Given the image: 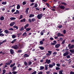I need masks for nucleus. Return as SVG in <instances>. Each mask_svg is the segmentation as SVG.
Instances as JSON below:
<instances>
[{
	"label": "nucleus",
	"instance_id": "nucleus-1",
	"mask_svg": "<svg viewBox=\"0 0 74 74\" xmlns=\"http://www.w3.org/2000/svg\"><path fill=\"white\" fill-rule=\"evenodd\" d=\"M19 47L20 48H21V46L20 45V44H19V43H18V44L17 45H15L12 46L11 48H14V49H17L19 48Z\"/></svg>",
	"mask_w": 74,
	"mask_h": 74
},
{
	"label": "nucleus",
	"instance_id": "nucleus-2",
	"mask_svg": "<svg viewBox=\"0 0 74 74\" xmlns=\"http://www.w3.org/2000/svg\"><path fill=\"white\" fill-rule=\"evenodd\" d=\"M37 18L38 19H41L42 17V14H38L37 16Z\"/></svg>",
	"mask_w": 74,
	"mask_h": 74
},
{
	"label": "nucleus",
	"instance_id": "nucleus-3",
	"mask_svg": "<svg viewBox=\"0 0 74 74\" xmlns=\"http://www.w3.org/2000/svg\"><path fill=\"white\" fill-rule=\"evenodd\" d=\"M71 44H69L68 45V47H69V49H73L74 47V45H72L71 46Z\"/></svg>",
	"mask_w": 74,
	"mask_h": 74
},
{
	"label": "nucleus",
	"instance_id": "nucleus-4",
	"mask_svg": "<svg viewBox=\"0 0 74 74\" xmlns=\"http://www.w3.org/2000/svg\"><path fill=\"white\" fill-rule=\"evenodd\" d=\"M57 36L58 37H60V36H61V37H64V35H63V34H61L60 33H58L57 34Z\"/></svg>",
	"mask_w": 74,
	"mask_h": 74
},
{
	"label": "nucleus",
	"instance_id": "nucleus-5",
	"mask_svg": "<svg viewBox=\"0 0 74 74\" xmlns=\"http://www.w3.org/2000/svg\"><path fill=\"white\" fill-rule=\"evenodd\" d=\"M48 53L46 54L47 56H50L52 54V52L51 51H48Z\"/></svg>",
	"mask_w": 74,
	"mask_h": 74
},
{
	"label": "nucleus",
	"instance_id": "nucleus-6",
	"mask_svg": "<svg viewBox=\"0 0 74 74\" xmlns=\"http://www.w3.org/2000/svg\"><path fill=\"white\" fill-rule=\"evenodd\" d=\"M69 52L68 51H66V52L64 53L63 54V56H67V55H69Z\"/></svg>",
	"mask_w": 74,
	"mask_h": 74
},
{
	"label": "nucleus",
	"instance_id": "nucleus-7",
	"mask_svg": "<svg viewBox=\"0 0 74 74\" xmlns=\"http://www.w3.org/2000/svg\"><path fill=\"white\" fill-rule=\"evenodd\" d=\"M15 24V22H13L10 24V26H13Z\"/></svg>",
	"mask_w": 74,
	"mask_h": 74
},
{
	"label": "nucleus",
	"instance_id": "nucleus-8",
	"mask_svg": "<svg viewBox=\"0 0 74 74\" xmlns=\"http://www.w3.org/2000/svg\"><path fill=\"white\" fill-rule=\"evenodd\" d=\"M46 61L47 64H49L50 62H51V60H48V59H47L46 60Z\"/></svg>",
	"mask_w": 74,
	"mask_h": 74
},
{
	"label": "nucleus",
	"instance_id": "nucleus-9",
	"mask_svg": "<svg viewBox=\"0 0 74 74\" xmlns=\"http://www.w3.org/2000/svg\"><path fill=\"white\" fill-rule=\"evenodd\" d=\"M12 60H11L9 61V62H8V63H5V64H7V65H10V64L12 63Z\"/></svg>",
	"mask_w": 74,
	"mask_h": 74
},
{
	"label": "nucleus",
	"instance_id": "nucleus-10",
	"mask_svg": "<svg viewBox=\"0 0 74 74\" xmlns=\"http://www.w3.org/2000/svg\"><path fill=\"white\" fill-rule=\"evenodd\" d=\"M60 44H58L56 45L55 46V48H58L59 47H60Z\"/></svg>",
	"mask_w": 74,
	"mask_h": 74
},
{
	"label": "nucleus",
	"instance_id": "nucleus-11",
	"mask_svg": "<svg viewBox=\"0 0 74 74\" xmlns=\"http://www.w3.org/2000/svg\"><path fill=\"white\" fill-rule=\"evenodd\" d=\"M59 7H60L61 9H64L65 8V7L64 6H63L62 5H60L59 6Z\"/></svg>",
	"mask_w": 74,
	"mask_h": 74
},
{
	"label": "nucleus",
	"instance_id": "nucleus-12",
	"mask_svg": "<svg viewBox=\"0 0 74 74\" xmlns=\"http://www.w3.org/2000/svg\"><path fill=\"white\" fill-rule=\"evenodd\" d=\"M56 41L55 40H54L53 41V43H52L51 44L52 45H56Z\"/></svg>",
	"mask_w": 74,
	"mask_h": 74
},
{
	"label": "nucleus",
	"instance_id": "nucleus-13",
	"mask_svg": "<svg viewBox=\"0 0 74 74\" xmlns=\"http://www.w3.org/2000/svg\"><path fill=\"white\" fill-rule=\"evenodd\" d=\"M23 56L25 58H28V57H29V56L27 54H25Z\"/></svg>",
	"mask_w": 74,
	"mask_h": 74
},
{
	"label": "nucleus",
	"instance_id": "nucleus-14",
	"mask_svg": "<svg viewBox=\"0 0 74 74\" xmlns=\"http://www.w3.org/2000/svg\"><path fill=\"white\" fill-rule=\"evenodd\" d=\"M25 21H26V19L25 18H24L20 20L21 22H25Z\"/></svg>",
	"mask_w": 74,
	"mask_h": 74
},
{
	"label": "nucleus",
	"instance_id": "nucleus-15",
	"mask_svg": "<svg viewBox=\"0 0 74 74\" xmlns=\"http://www.w3.org/2000/svg\"><path fill=\"white\" fill-rule=\"evenodd\" d=\"M10 53H11V54H14V50L13 49H11L10 50Z\"/></svg>",
	"mask_w": 74,
	"mask_h": 74
},
{
	"label": "nucleus",
	"instance_id": "nucleus-16",
	"mask_svg": "<svg viewBox=\"0 0 74 74\" xmlns=\"http://www.w3.org/2000/svg\"><path fill=\"white\" fill-rule=\"evenodd\" d=\"M69 51L71 52V53H73V54H74V49L70 50H69Z\"/></svg>",
	"mask_w": 74,
	"mask_h": 74
},
{
	"label": "nucleus",
	"instance_id": "nucleus-17",
	"mask_svg": "<svg viewBox=\"0 0 74 74\" xmlns=\"http://www.w3.org/2000/svg\"><path fill=\"white\" fill-rule=\"evenodd\" d=\"M10 19L11 21H13V20H15V19H16V18L15 17H11L10 18Z\"/></svg>",
	"mask_w": 74,
	"mask_h": 74
},
{
	"label": "nucleus",
	"instance_id": "nucleus-18",
	"mask_svg": "<svg viewBox=\"0 0 74 74\" xmlns=\"http://www.w3.org/2000/svg\"><path fill=\"white\" fill-rule=\"evenodd\" d=\"M45 70H47L48 69V64H46L45 65Z\"/></svg>",
	"mask_w": 74,
	"mask_h": 74
},
{
	"label": "nucleus",
	"instance_id": "nucleus-19",
	"mask_svg": "<svg viewBox=\"0 0 74 74\" xmlns=\"http://www.w3.org/2000/svg\"><path fill=\"white\" fill-rule=\"evenodd\" d=\"M15 63H14L13 64L10 65V67L11 68H12V67H14V66H15Z\"/></svg>",
	"mask_w": 74,
	"mask_h": 74
},
{
	"label": "nucleus",
	"instance_id": "nucleus-20",
	"mask_svg": "<svg viewBox=\"0 0 74 74\" xmlns=\"http://www.w3.org/2000/svg\"><path fill=\"white\" fill-rule=\"evenodd\" d=\"M49 68H52V67H53V64H49Z\"/></svg>",
	"mask_w": 74,
	"mask_h": 74
},
{
	"label": "nucleus",
	"instance_id": "nucleus-21",
	"mask_svg": "<svg viewBox=\"0 0 74 74\" xmlns=\"http://www.w3.org/2000/svg\"><path fill=\"white\" fill-rule=\"evenodd\" d=\"M29 10V8H27L26 9V10L25 12L27 14H28V11Z\"/></svg>",
	"mask_w": 74,
	"mask_h": 74
},
{
	"label": "nucleus",
	"instance_id": "nucleus-22",
	"mask_svg": "<svg viewBox=\"0 0 74 74\" xmlns=\"http://www.w3.org/2000/svg\"><path fill=\"white\" fill-rule=\"evenodd\" d=\"M0 19L1 21H3V20L4 19V17L3 16H2L0 18Z\"/></svg>",
	"mask_w": 74,
	"mask_h": 74
},
{
	"label": "nucleus",
	"instance_id": "nucleus-23",
	"mask_svg": "<svg viewBox=\"0 0 74 74\" xmlns=\"http://www.w3.org/2000/svg\"><path fill=\"white\" fill-rule=\"evenodd\" d=\"M40 70H43L44 69V67L43 66H41L40 67Z\"/></svg>",
	"mask_w": 74,
	"mask_h": 74
},
{
	"label": "nucleus",
	"instance_id": "nucleus-24",
	"mask_svg": "<svg viewBox=\"0 0 74 74\" xmlns=\"http://www.w3.org/2000/svg\"><path fill=\"white\" fill-rule=\"evenodd\" d=\"M16 66H14L13 68V69H12V71H15V70H16Z\"/></svg>",
	"mask_w": 74,
	"mask_h": 74
},
{
	"label": "nucleus",
	"instance_id": "nucleus-25",
	"mask_svg": "<svg viewBox=\"0 0 74 74\" xmlns=\"http://www.w3.org/2000/svg\"><path fill=\"white\" fill-rule=\"evenodd\" d=\"M4 32H5V33H6V34H8V33H9V31H8V30H7V29L5 30L4 31Z\"/></svg>",
	"mask_w": 74,
	"mask_h": 74
},
{
	"label": "nucleus",
	"instance_id": "nucleus-26",
	"mask_svg": "<svg viewBox=\"0 0 74 74\" xmlns=\"http://www.w3.org/2000/svg\"><path fill=\"white\" fill-rule=\"evenodd\" d=\"M20 7H21V6L19 5V4H18L17 6V10H19V9L20 8Z\"/></svg>",
	"mask_w": 74,
	"mask_h": 74
},
{
	"label": "nucleus",
	"instance_id": "nucleus-27",
	"mask_svg": "<svg viewBox=\"0 0 74 74\" xmlns=\"http://www.w3.org/2000/svg\"><path fill=\"white\" fill-rule=\"evenodd\" d=\"M39 48L41 50H44V48L41 46L39 47Z\"/></svg>",
	"mask_w": 74,
	"mask_h": 74
},
{
	"label": "nucleus",
	"instance_id": "nucleus-28",
	"mask_svg": "<svg viewBox=\"0 0 74 74\" xmlns=\"http://www.w3.org/2000/svg\"><path fill=\"white\" fill-rule=\"evenodd\" d=\"M34 15L32 14H30L29 16V18H32L34 17Z\"/></svg>",
	"mask_w": 74,
	"mask_h": 74
},
{
	"label": "nucleus",
	"instance_id": "nucleus-29",
	"mask_svg": "<svg viewBox=\"0 0 74 74\" xmlns=\"http://www.w3.org/2000/svg\"><path fill=\"white\" fill-rule=\"evenodd\" d=\"M28 26H29V24H27L25 25V26H24V28L25 29H26L27 27H28Z\"/></svg>",
	"mask_w": 74,
	"mask_h": 74
},
{
	"label": "nucleus",
	"instance_id": "nucleus-30",
	"mask_svg": "<svg viewBox=\"0 0 74 74\" xmlns=\"http://www.w3.org/2000/svg\"><path fill=\"white\" fill-rule=\"evenodd\" d=\"M63 70H61L59 72V74H63Z\"/></svg>",
	"mask_w": 74,
	"mask_h": 74
},
{
	"label": "nucleus",
	"instance_id": "nucleus-31",
	"mask_svg": "<svg viewBox=\"0 0 74 74\" xmlns=\"http://www.w3.org/2000/svg\"><path fill=\"white\" fill-rule=\"evenodd\" d=\"M2 4L3 5H5L7 4V2H3L2 3Z\"/></svg>",
	"mask_w": 74,
	"mask_h": 74
},
{
	"label": "nucleus",
	"instance_id": "nucleus-32",
	"mask_svg": "<svg viewBox=\"0 0 74 74\" xmlns=\"http://www.w3.org/2000/svg\"><path fill=\"white\" fill-rule=\"evenodd\" d=\"M26 32H24L23 33V34L22 35V36H24V37H26Z\"/></svg>",
	"mask_w": 74,
	"mask_h": 74
},
{
	"label": "nucleus",
	"instance_id": "nucleus-33",
	"mask_svg": "<svg viewBox=\"0 0 74 74\" xmlns=\"http://www.w3.org/2000/svg\"><path fill=\"white\" fill-rule=\"evenodd\" d=\"M13 28H15L16 29H18V26L14 25L13 27Z\"/></svg>",
	"mask_w": 74,
	"mask_h": 74
},
{
	"label": "nucleus",
	"instance_id": "nucleus-34",
	"mask_svg": "<svg viewBox=\"0 0 74 74\" xmlns=\"http://www.w3.org/2000/svg\"><path fill=\"white\" fill-rule=\"evenodd\" d=\"M32 62L31 61H29L28 62V66H30V65H31L32 64Z\"/></svg>",
	"mask_w": 74,
	"mask_h": 74
},
{
	"label": "nucleus",
	"instance_id": "nucleus-35",
	"mask_svg": "<svg viewBox=\"0 0 74 74\" xmlns=\"http://www.w3.org/2000/svg\"><path fill=\"white\" fill-rule=\"evenodd\" d=\"M16 41V39H14L13 40H12V41L11 42L12 44L14 43V42H15Z\"/></svg>",
	"mask_w": 74,
	"mask_h": 74
},
{
	"label": "nucleus",
	"instance_id": "nucleus-36",
	"mask_svg": "<svg viewBox=\"0 0 74 74\" xmlns=\"http://www.w3.org/2000/svg\"><path fill=\"white\" fill-rule=\"evenodd\" d=\"M22 18H23V15H21L20 16V17L19 18V19H22Z\"/></svg>",
	"mask_w": 74,
	"mask_h": 74
},
{
	"label": "nucleus",
	"instance_id": "nucleus-37",
	"mask_svg": "<svg viewBox=\"0 0 74 74\" xmlns=\"http://www.w3.org/2000/svg\"><path fill=\"white\" fill-rule=\"evenodd\" d=\"M12 38H15L16 37V36L14 35H13L12 36Z\"/></svg>",
	"mask_w": 74,
	"mask_h": 74
},
{
	"label": "nucleus",
	"instance_id": "nucleus-38",
	"mask_svg": "<svg viewBox=\"0 0 74 74\" xmlns=\"http://www.w3.org/2000/svg\"><path fill=\"white\" fill-rule=\"evenodd\" d=\"M58 27L59 29H60V28L62 27V25H59L58 26Z\"/></svg>",
	"mask_w": 74,
	"mask_h": 74
},
{
	"label": "nucleus",
	"instance_id": "nucleus-39",
	"mask_svg": "<svg viewBox=\"0 0 74 74\" xmlns=\"http://www.w3.org/2000/svg\"><path fill=\"white\" fill-rule=\"evenodd\" d=\"M22 34V33H18L17 34V36H18V37H19V36H20V35H21Z\"/></svg>",
	"mask_w": 74,
	"mask_h": 74
},
{
	"label": "nucleus",
	"instance_id": "nucleus-40",
	"mask_svg": "<svg viewBox=\"0 0 74 74\" xmlns=\"http://www.w3.org/2000/svg\"><path fill=\"white\" fill-rule=\"evenodd\" d=\"M31 29V28H28L26 29V31L28 32V31H29V30H30Z\"/></svg>",
	"mask_w": 74,
	"mask_h": 74
},
{
	"label": "nucleus",
	"instance_id": "nucleus-41",
	"mask_svg": "<svg viewBox=\"0 0 74 74\" xmlns=\"http://www.w3.org/2000/svg\"><path fill=\"white\" fill-rule=\"evenodd\" d=\"M40 45H42V44H43V42L42 41V40L40 41Z\"/></svg>",
	"mask_w": 74,
	"mask_h": 74
},
{
	"label": "nucleus",
	"instance_id": "nucleus-42",
	"mask_svg": "<svg viewBox=\"0 0 74 74\" xmlns=\"http://www.w3.org/2000/svg\"><path fill=\"white\" fill-rule=\"evenodd\" d=\"M23 30H24V28H23V27H22L20 29V31H22Z\"/></svg>",
	"mask_w": 74,
	"mask_h": 74
},
{
	"label": "nucleus",
	"instance_id": "nucleus-43",
	"mask_svg": "<svg viewBox=\"0 0 74 74\" xmlns=\"http://www.w3.org/2000/svg\"><path fill=\"white\" fill-rule=\"evenodd\" d=\"M3 74H4L5 73V70H3Z\"/></svg>",
	"mask_w": 74,
	"mask_h": 74
},
{
	"label": "nucleus",
	"instance_id": "nucleus-44",
	"mask_svg": "<svg viewBox=\"0 0 74 74\" xmlns=\"http://www.w3.org/2000/svg\"><path fill=\"white\" fill-rule=\"evenodd\" d=\"M32 22H34V21H36V19L34 18H33L32 19Z\"/></svg>",
	"mask_w": 74,
	"mask_h": 74
},
{
	"label": "nucleus",
	"instance_id": "nucleus-45",
	"mask_svg": "<svg viewBox=\"0 0 74 74\" xmlns=\"http://www.w3.org/2000/svg\"><path fill=\"white\" fill-rule=\"evenodd\" d=\"M56 70H60V68L59 67H56Z\"/></svg>",
	"mask_w": 74,
	"mask_h": 74
},
{
	"label": "nucleus",
	"instance_id": "nucleus-46",
	"mask_svg": "<svg viewBox=\"0 0 74 74\" xmlns=\"http://www.w3.org/2000/svg\"><path fill=\"white\" fill-rule=\"evenodd\" d=\"M62 4H63L64 5H67V4L64 2H63L61 3Z\"/></svg>",
	"mask_w": 74,
	"mask_h": 74
},
{
	"label": "nucleus",
	"instance_id": "nucleus-47",
	"mask_svg": "<svg viewBox=\"0 0 74 74\" xmlns=\"http://www.w3.org/2000/svg\"><path fill=\"white\" fill-rule=\"evenodd\" d=\"M12 73L13 74H17V72L16 71H13L12 72Z\"/></svg>",
	"mask_w": 74,
	"mask_h": 74
},
{
	"label": "nucleus",
	"instance_id": "nucleus-48",
	"mask_svg": "<svg viewBox=\"0 0 74 74\" xmlns=\"http://www.w3.org/2000/svg\"><path fill=\"white\" fill-rule=\"evenodd\" d=\"M24 64L25 66H27V63L26 61L24 62Z\"/></svg>",
	"mask_w": 74,
	"mask_h": 74
},
{
	"label": "nucleus",
	"instance_id": "nucleus-49",
	"mask_svg": "<svg viewBox=\"0 0 74 74\" xmlns=\"http://www.w3.org/2000/svg\"><path fill=\"white\" fill-rule=\"evenodd\" d=\"M65 40H64L62 42V44H64L65 43Z\"/></svg>",
	"mask_w": 74,
	"mask_h": 74
},
{
	"label": "nucleus",
	"instance_id": "nucleus-50",
	"mask_svg": "<svg viewBox=\"0 0 74 74\" xmlns=\"http://www.w3.org/2000/svg\"><path fill=\"white\" fill-rule=\"evenodd\" d=\"M26 4V2L25 1L23 2V5H25Z\"/></svg>",
	"mask_w": 74,
	"mask_h": 74
},
{
	"label": "nucleus",
	"instance_id": "nucleus-51",
	"mask_svg": "<svg viewBox=\"0 0 74 74\" xmlns=\"http://www.w3.org/2000/svg\"><path fill=\"white\" fill-rule=\"evenodd\" d=\"M4 34H3V33L0 34V36H4Z\"/></svg>",
	"mask_w": 74,
	"mask_h": 74
},
{
	"label": "nucleus",
	"instance_id": "nucleus-52",
	"mask_svg": "<svg viewBox=\"0 0 74 74\" xmlns=\"http://www.w3.org/2000/svg\"><path fill=\"white\" fill-rule=\"evenodd\" d=\"M56 65L58 67H60V64H56Z\"/></svg>",
	"mask_w": 74,
	"mask_h": 74
},
{
	"label": "nucleus",
	"instance_id": "nucleus-53",
	"mask_svg": "<svg viewBox=\"0 0 74 74\" xmlns=\"http://www.w3.org/2000/svg\"><path fill=\"white\" fill-rule=\"evenodd\" d=\"M66 31L65 30H64L63 31V33L64 34H66Z\"/></svg>",
	"mask_w": 74,
	"mask_h": 74
},
{
	"label": "nucleus",
	"instance_id": "nucleus-54",
	"mask_svg": "<svg viewBox=\"0 0 74 74\" xmlns=\"http://www.w3.org/2000/svg\"><path fill=\"white\" fill-rule=\"evenodd\" d=\"M22 51L21 50H18L17 51L19 53H21V52H22Z\"/></svg>",
	"mask_w": 74,
	"mask_h": 74
},
{
	"label": "nucleus",
	"instance_id": "nucleus-55",
	"mask_svg": "<svg viewBox=\"0 0 74 74\" xmlns=\"http://www.w3.org/2000/svg\"><path fill=\"white\" fill-rule=\"evenodd\" d=\"M15 10L14 9H12L11 10V12H15Z\"/></svg>",
	"mask_w": 74,
	"mask_h": 74
},
{
	"label": "nucleus",
	"instance_id": "nucleus-56",
	"mask_svg": "<svg viewBox=\"0 0 74 74\" xmlns=\"http://www.w3.org/2000/svg\"><path fill=\"white\" fill-rule=\"evenodd\" d=\"M66 57L67 58H70V55L67 56Z\"/></svg>",
	"mask_w": 74,
	"mask_h": 74
},
{
	"label": "nucleus",
	"instance_id": "nucleus-57",
	"mask_svg": "<svg viewBox=\"0 0 74 74\" xmlns=\"http://www.w3.org/2000/svg\"><path fill=\"white\" fill-rule=\"evenodd\" d=\"M9 30H12V31H13V30H14V29H13L12 28H9Z\"/></svg>",
	"mask_w": 74,
	"mask_h": 74
},
{
	"label": "nucleus",
	"instance_id": "nucleus-58",
	"mask_svg": "<svg viewBox=\"0 0 74 74\" xmlns=\"http://www.w3.org/2000/svg\"><path fill=\"white\" fill-rule=\"evenodd\" d=\"M57 52H54L53 53V55H56Z\"/></svg>",
	"mask_w": 74,
	"mask_h": 74
},
{
	"label": "nucleus",
	"instance_id": "nucleus-59",
	"mask_svg": "<svg viewBox=\"0 0 74 74\" xmlns=\"http://www.w3.org/2000/svg\"><path fill=\"white\" fill-rule=\"evenodd\" d=\"M43 34H44V33L41 31L40 32V35H41V36H42L43 35Z\"/></svg>",
	"mask_w": 74,
	"mask_h": 74
},
{
	"label": "nucleus",
	"instance_id": "nucleus-60",
	"mask_svg": "<svg viewBox=\"0 0 74 74\" xmlns=\"http://www.w3.org/2000/svg\"><path fill=\"white\" fill-rule=\"evenodd\" d=\"M46 5H47V7H50V6L49 5V4H48V3H46Z\"/></svg>",
	"mask_w": 74,
	"mask_h": 74
},
{
	"label": "nucleus",
	"instance_id": "nucleus-61",
	"mask_svg": "<svg viewBox=\"0 0 74 74\" xmlns=\"http://www.w3.org/2000/svg\"><path fill=\"white\" fill-rule=\"evenodd\" d=\"M16 12L17 14H19V11L18 10H16Z\"/></svg>",
	"mask_w": 74,
	"mask_h": 74
},
{
	"label": "nucleus",
	"instance_id": "nucleus-62",
	"mask_svg": "<svg viewBox=\"0 0 74 74\" xmlns=\"http://www.w3.org/2000/svg\"><path fill=\"white\" fill-rule=\"evenodd\" d=\"M32 70V69L31 68H29L28 69V71H31Z\"/></svg>",
	"mask_w": 74,
	"mask_h": 74
},
{
	"label": "nucleus",
	"instance_id": "nucleus-63",
	"mask_svg": "<svg viewBox=\"0 0 74 74\" xmlns=\"http://www.w3.org/2000/svg\"><path fill=\"white\" fill-rule=\"evenodd\" d=\"M70 74H74V72L71 71L70 72Z\"/></svg>",
	"mask_w": 74,
	"mask_h": 74
},
{
	"label": "nucleus",
	"instance_id": "nucleus-64",
	"mask_svg": "<svg viewBox=\"0 0 74 74\" xmlns=\"http://www.w3.org/2000/svg\"><path fill=\"white\" fill-rule=\"evenodd\" d=\"M38 74H42V72H39Z\"/></svg>",
	"mask_w": 74,
	"mask_h": 74
}]
</instances>
